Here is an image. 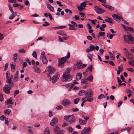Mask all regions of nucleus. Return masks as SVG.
<instances>
[{"mask_svg": "<svg viewBox=\"0 0 134 134\" xmlns=\"http://www.w3.org/2000/svg\"><path fill=\"white\" fill-rule=\"evenodd\" d=\"M70 71L69 70L66 69L64 72L62 80L64 82H67L70 81L72 78L71 76H70Z\"/></svg>", "mask_w": 134, "mask_h": 134, "instance_id": "1", "label": "nucleus"}, {"mask_svg": "<svg viewBox=\"0 0 134 134\" xmlns=\"http://www.w3.org/2000/svg\"><path fill=\"white\" fill-rule=\"evenodd\" d=\"M123 37L124 42L128 44L130 43V41L133 42L134 41V38L130 34H129L127 35H124Z\"/></svg>", "mask_w": 134, "mask_h": 134, "instance_id": "2", "label": "nucleus"}, {"mask_svg": "<svg viewBox=\"0 0 134 134\" xmlns=\"http://www.w3.org/2000/svg\"><path fill=\"white\" fill-rule=\"evenodd\" d=\"M70 55V53L68 52L67 56L62 57L59 60L58 62L59 64L60 65L63 64L69 58Z\"/></svg>", "mask_w": 134, "mask_h": 134, "instance_id": "3", "label": "nucleus"}, {"mask_svg": "<svg viewBox=\"0 0 134 134\" xmlns=\"http://www.w3.org/2000/svg\"><path fill=\"white\" fill-rule=\"evenodd\" d=\"M82 64L81 61L78 60L76 62L74 66V70H76L78 69H81V65Z\"/></svg>", "mask_w": 134, "mask_h": 134, "instance_id": "4", "label": "nucleus"}, {"mask_svg": "<svg viewBox=\"0 0 134 134\" xmlns=\"http://www.w3.org/2000/svg\"><path fill=\"white\" fill-rule=\"evenodd\" d=\"M90 129V127L87 128L86 127H84L83 130L81 132V134H90L91 132Z\"/></svg>", "mask_w": 134, "mask_h": 134, "instance_id": "5", "label": "nucleus"}, {"mask_svg": "<svg viewBox=\"0 0 134 134\" xmlns=\"http://www.w3.org/2000/svg\"><path fill=\"white\" fill-rule=\"evenodd\" d=\"M5 104L8 108L11 107L13 104L12 98L10 97L9 99H8L5 102Z\"/></svg>", "mask_w": 134, "mask_h": 134, "instance_id": "6", "label": "nucleus"}, {"mask_svg": "<svg viewBox=\"0 0 134 134\" xmlns=\"http://www.w3.org/2000/svg\"><path fill=\"white\" fill-rule=\"evenodd\" d=\"M6 76L7 79V82L9 83H11L12 81V79L13 77V76L12 75L10 76V74L8 72H7L6 73Z\"/></svg>", "mask_w": 134, "mask_h": 134, "instance_id": "7", "label": "nucleus"}, {"mask_svg": "<svg viewBox=\"0 0 134 134\" xmlns=\"http://www.w3.org/2000/svg\"><path fill=\"white\" fill-rule=\"evenodd\" d=\"M59 77V75H58V74H57L54 75L53 77L52 83H55L58 80ZM50 80H52L51 78H50Z\"/></svg>", "mask_w": 134, "mask_h": 134, "instance_id": "8", "label": "nucleus"}, {"mask_svg": "<svg viewBox=\"0 0 134 134\" xmlns=\"http://www.w3.org/2000/svg\"><path fill=\"white\" fill-rule=\"evenodd\" d=\"M11 88L10 86H9L7 85H5L3 88V90L4 92L7 94H8L10 93V90Z\"/></svg>", "mask_w": 134, "mask_h": 134, "instance_id": "9", "label": "nucleus"}, {"mask_svg": "<svg viewBox=\"0 0 134 134\" xmlns=\"http://www.w3.org/2000/svg\"><path fill=\"white\" fill-rule=\"evenodd\" d=\"M94 10L97 13L99 14H102L104 12V10L97 6L94 7Z\"/></svg>", "mask_w": 134, "mask_h": 134, "instance_id": "10", "label": "nucleus"}, {"mask_svg": "<svg viewBox=\"0 0 134 134\" xmlns=\"http://www.w3.org/2000/svg\"><path fill=\"white\" fill-rule=\"evenodd\" d=\"M86 97H88V98H90L93 94V92L92 90H91L89 89L88 90L87 92H86Z\"/></svg>", "mask_w": 134, "mask_h": 134, "instance_id": "11", "label": "nucleus"}, {"mask_svg": "<svg viewBox=\"0 0 134 134\" xmlns=\"http://www.w3.org/2000/svg\"><path fill=\"white\" fill-rule=\"evenodd\" d=\"M58 120L57 118H54L51 120L50 122V125L51 126H54L58 122Z\"/></svg>", "mask_w": 134, "mask_h": 134, "instance_id": "12", "label": "nucleus"}, {"mask_svg": "<svg viewBox=\"0 0 134 134\" xmlns=\"http://www.w3.org/2000/svg\"><path fill=\"white\" fill-rule=\"evenodd\" d=\"M82 74L81 73H78L76 76V80L74 81L73 84H78L77 82H76V80H80L81 78Z\"/></svg>", "mask_w": 134, "mask_h": 134, "instance_id": "13", "label": "nucleus"}, {"mask_svg": "<svg viewBox=\"0 0 134 134\" xmlns=\"http://www.w3.org/2000/svg\"><path fill=\"white\" fill-rule=\"evenodd\" d=\"M95 49V47L93 44H91L88 48L86 49V51L87 53L93 51Z\"/></svg>", "mask_w": 134, "mask_h": 134, "instance_id": "14", "label": "nucleus"}, {"mask_svg": "<svg viewBox=\"0 0 134 134\" xmlns=\"http://www.w3.org/2000/svg\"><path fill=\"white\" fill-rule=\"evenodd\" d=\"M70 101L68 99H64L62 103L65 106H68L70 104Z\"/></svg>", "mask_w": 134, "mask_h": 134, "instance_id": "15", "label": "nucleus"}, {"mask_svg": "<svg viewBox=\"0 0 134 134\" xmlns=\"http://www.w3.org/2000/svg\"><path fill=\"white\" fill-rule=\"evenodd\" d=\"M47 68L49 74H52L54 72V69L52 67L48 66Z\"/></svg>", "mask_w": 134, "mask_h": 134, "instance_id": "16", "label": "nucleus"}, {"mask_svg": "<svg viewBox=\"0 0 134 134\" xmlns=\"http://www.w3.org/2000/svg\"><path fill=\"white\" fill-rule=\"evenodd\" d=\"M71 116L70 117L68 121L70 124H71L74 122L75 121V118L74 116H73V115H71Z\"/></svg>", "mask_w": 134, "mask_h": 134, "instance_id": "17", "label": "nucleus"}, {"mask_svg": "<svg viewBox=\"0 0 134 134\" xmlns=\"http://www.w3.org/2000/svg\"><path fill=\"white\" fill-rule=\"evenodd\" d=\"M9 16V19L10 20L13 19L17 15V12H15L12 13Z\"/></svg>", "mask_w": 134, "mask_h": 134, "instance_id": "18", "label": "nucleus"}, {"mask_svg": "<svg viewBox=\"0 0 134 134\" xmlns=\"http://www.w3.org/2000/svg\"><path fill=\"white\" fill-rule=\"evenodd\" d=\"M47 7L51 11L54 12V8L49 4H47Z\"/></svg>", "mask_w": 134, "mask_h": 134, "instance_id": "19", "label": "nucleus"}, {"mask_svg": "<svg viewBox=\"0 0 134 134\" xmlns=\"http://www.w3.org/2000/svg\"><path fill=\"white\" fill-rule=\"evenodd\" d=\"M86 92L84 90H80L78 94L79 96H81L84 95H85L86 96Z\"/></svg>", "mask_w": 134, "mask_h": 134, "instance_id": "20", "label": "nucleus"}, {"mask_svg": "<svg viewBox=\"0 0 134 134\" xmlns=\"http://www.w3.org/2000/svg\"><path fill=\"white\" fill-rule=\"evenodd\" d=\"M53 129L54 132L55 133H56L58 132L60 130L59 128L58 127V126L57 125L54 127Z\"/></svg>", "mask_w": 134, "mask_h": 134, "instance_id": "21", "label": "nucleus"}, {"mask_svg": "<svg viewBox=\"0 0 134 134\" xmlns=\"http://www.w3.org/2000/svg\"><path fill=\"white\" fill-rule=\"evenodd\" d=\"M126 55L127 58L130 59H132V56L131 54L129 52L126 51Z\"/></svg>", "mask_w": 134, "mask_h": 134, "instance_id": "22", "label": "nucleus"}, {"mask_svg": "<svg viewBox=\"0 0 134 134\" xmlns=\"http://www.w3.org/2000/svg\"><path fill=\"white\" fill-rule=\"evenodd\" d=\"M57 33L63 36H66V35L65 33L63 31H58L57 32Z\"/></svg>", "mask_w": 134, "mask_h": 134, "instance_id": "23", "label": "nucleus"}, {"mask_svg": "<svg viewBox=\"0 0 134 134\" xmlns=\"http://www.w3.org/2000/svg\"><path fill=\"white\" fill-rule=\"evenodd\" d=\"M18 72L19 71H17L16 73L14 75L13 79V80L14 81H16L18 80Z\"/></svg>", "mask_w": 134, "mask_h": 134, "instance_id": "24", "label": "nucleus"}, {"mask_svg": "<svg viewBox=\"0 0 134 134\" xmlns=\"http://www.w3.org/2000/svg\"><path fill=\"white\" fill-rule=\"evenodd\" d=\"M79 123L81 125H84L86 124L87 123V121L82 120L80 119H79Z\"/></svg>", "mask_w": 134, "mask_h": 134, "instance_id": "25", "label": "nucleus"}, {"mask_svg": "<svg viewBox=\"0 0 134 134\" xmlns=\"http://www.w3.org/2000/svg\"><path fill=\"white\" fill-rule=\"evenodd\" d=\"M44 134H50V131L48 127H47L44 131Z\"/></svg>", "mask_w": 134, "mask_h": 134, "instance_id": "26", "label": "nucleus"}, {"mask_svg": "<svg viewBox=\"0 0 134 134\" xmlns=\"http://www.w3.org/2000/svg\"><path fill=\"white\" fill-rule=\"evenodd\" d=\"M42 62L44 64H47L48 62V60L46 57L41 58Z\"/></svg>", "mask_w": 134, "mask_h": 134, "instance_id": "27", "label": "nucleus"}, {"mask_svg": "<svg viewBox=\"0 0 134 134\" xmlns=\"http://www.w3.org/2000/svg\"><path fill=\"white\" fill-rule=\"evenodd\" d=\"M86 98H87V100H84L82 102V103H84L86 101H88L89 102H91L93 100V99L92 98H88V97Z\"/></svg>", "mask_w": 134, "mask_h": 134, "instance_id": "28", "label": "nucleus"}, {"mask_svg": "<svg viewBox=\"0 0 134 134\" xmlns=\"http://www.w3.org/2000/svg\"><path fill=\"white\" fill-rule=\"evenodd\" d=\"M11 111L9 109H5L4 110V113L5 114L9 115Z\"/></svg>", "mask_w": 134, "mask_h": 134, "instance_id": "29", "label": "nucleus"}, {"mask_svg": "<svg viewBox=\"0 0 134 134\" xmlns=\"http://www.w3.org/2000/svg\"><path fill=\"white\" fill-rule=\"evenodd\" d=\"M107 18H108V19H105L104 20L105 21L107 22H108L109 23H112L113 22V21H112V19H110L108 17H107Z\"/></svg>", "mask_w": 134, "mask_h": 134, "instance_id": "30", "label": "nucleus"}, {"mask_svg": "<svg viewBox=\"0 0 134 134\" xmlns=\"http://www.w3.org/2000/svg\"><path fill=\"white\" fill-rule=\"evenodd\" d=\"M92 65H91L89 66L88 67V68L86 70H87V71H88V70H89L90 71L89 72H90V73L92 71Z\"/></svg>", "mask_w": 134, "mask_h": 134, "instance_id": "31", "label": "nucleus"}, {"mask_svg": "<svg viewBox=\"0 0 134 134\" xmlns=\"http://www.w3.org/2000/svg\"><path fill=\"white\" fill-rule=\"evenodd\" d=\"M34 69H35V71H35L37 73H39L40 72V69L38 68H35L34 67Z\"/></svg>", "mask_w": 134, "mask_h": 134, "instance_id": "32", "label": "nucleus"}, {"mask_svg": "<svg viewBox=\"0 0 134 134\" xmlns=\"http://www.w3.org/2000/svg\"><path fill=\"white\" fill-rule=\"evenodd\" d=\"M80 100L79 98H77L75 99L74 100L73 102L75 104H77L78 103V102H79Z\"/></svg>", "mask_w": 134, "mask_h": 134, "instance_id": "33", "label": "nucleus"}, {"mask_svg": "<svg viewBox=\"0 0 134 134\" xmlns=\"http://www.w3.org/2000/svg\"><path fill=\"white\" fill-rule=\"evenodd\" d=\"M17 53H16L13 54V59L14 61L15 62L16 61L17 59Z\"/></svg>", "mask_w": 134, "mask_h": 134, "instance_id": "34", "label": "nucleus"}, {"mask_svg": "<svg viewBox=\"0 0 134 134\" xmlns=\"http://www.w3.org/2000/svg\"><path fill=\"white\" fill-rule=\"evenodd\" d=\"M74 86V84H65V86L66 87H68L70 86V89H71L73 87V86Z\"/></svg>", "mask_w": 134, "mask_h": 134, "instance_id": "35", "label": "nucleus"}, {"mask_svg": "<svg viewBox=\"0 0 134 134\" xmlns=\"http://www.w3.org/2000/svg\"><path fill=\"white\" fill-rule=\"evenodd\" d=\"M93 79V77L92 76V75H91L90 76H89L88 77L87 80L90 81L91 82L92 81Z\"/></svg>", "mask_w": 134, "mask_h": 134, "instance_id": "36", "label": "nucleus"}, {"mask_svg": "<svg viewBox=\"0 0 134 134\" xmlns=\"http://www.w3.org/2000/svg\"><path fill=\"white\" fill-rule=\"evenodd\" d=\"M87 79H83L81 80V83L82 84H85L86 83Z\"/></svg>", "mask_w": 134, "mask_h": 134, "instance_id": "37", "label": "nucleus"}, {"mask_svg": "<svg viewBox=\"0 0 134 134\" xmlns=\"http://www.w3.org/2000/svg\"><path fill=\"white\" fill-rule=\"evenodd\" d=\"M110 55V58L111 60H114L115 59L114 57L113 56V54L111 53V52H109Z\"/></svg>", "mask_w": 134, "mask_h": 134, "instance_id": "38", "label": "nucleus"}, {"mask_svg": "<svg viewBox=\"0 0 134 134\" xmlns=\"http://www.w3.org/2000/svg\"><path fill=\"white\" fill-rule=\"evenodd\" d=\"M112 17L115 20H116L118 19V16L115 14H114L112 15Z\"/></svg>", "mask_w": 134, "mask_h": 134, "instance_id": "39", "label": "nucleus"}, {"mask_svg": "<svg viewBox=\"0 0 134 134\" xmlns=\"http://www.w3.org/2000/svg\"><path fill=\"white\" fill-rule=\"evenodd\" d=\"M32 56L33 57L35 58L36 59H37V56L36 53L35 51H34L32 53Z\"/></svg>", "mask_w": 134, "mask_h": 134, "instance_id": "40", "label": "nucleus"}, {"mask_svg": "<svg viewBox=\"0 0 134 134\" xmlns=\"http://www.w3.org/2000/svg\"><path fill=\"white\" fill-rule=\"evenodd\" d=\"M86 2V1H84L83 2L81 3L80 4L81 6L84 7H86V3L85 2Z\"/></svg>", "mask_w": 134, "mask_h": 134, "instance_id": "41", "label": "nucleus"}, {"mask_svg": "<svg viewBox=\"0 0 134 134\" xmlns=\"http://www.w3.org/2000/svg\"><path fill=\"white\" fill-rule=\"evenodd\" d=\"M105 97L104 96V95L103 94H101L98 97V99H101L102 98Z\"/></svg>", "mask_w": 134, "mask_h": 134, "instance_id": "42", "label": "nucleus"}, {"mask_svg": "<svg viewBox=\"0 0 134 134\" xmlns=\"http://www.w3.org/2000/svg\"><path fill=\"white\" fill-rule=\"evenodd\" d=\"M123 84H119L118 85H116V86H112L111 87V88L112 89H115L117 87H120L122 86ZM125 86L126 84H124Z\"/></svg>", "mask_w": 134, "mask_h": 134, "instance_id": "43", "label": "nucleus"}, {"mask_svg": "<svg viewBox=\"0 0 134 134\" xmlns=\"http://www.w3.org/2000/svg\"><path fill=\"white\" fill-rule=\"evenodd\" d=\"M67 130L69 132H72L73 131V128L71 127H69L67 128Z\"/></svg>", "mask_w": 134, "mask_h": 134, "instance_id": "44", "label": "nucleus"}, {"mask_svg": "<svg viewBox=\"0 0 134 134\" xmlns=\"http://www.w3.org/2000/svg\"><path fill=\"white\" fill-rule=\"evenodd\" d=\"M8 8L9 9V10L12 13L14 12L13 10L12 9L11 5L10 4H8Z\"/></svg>", "mask_w": 134, "mask_h": 134, "instance_id": "45", "label": "nucleus"}, {"mask_svg": "<svg viewBox=\"0 0 134 134\" xmlns=\"http://www.w3.org/2000/svg\"><path fill=\"white\" fill-rule=\"evenodd\" d=\"M107 8L108 9H109L111 11H112L114 9V8L113 7L109 5H108Z\"/></svg>", "mask_w": 134, "mask_h": 134, "instance_id": "46", "label": "nucleus"}, {"mask_svg": "<svg viewBox=\"0 0 134 134\" xmlns=\"http://www.w3.org/2000/svg\"><path fill=\"white\" fill-rule=\"evenodd\" d=\"M50 24L48 22L45 21L44 22V24H42V26H46L48 25H49Z\"/></svg>", "mask_w": 134, "mask_h": 134, "instance_id": "47", "label": "nucleus"}, {"mask_svg": "<svg viewBox=\"0 0 134 134\" xmlns=\"http://www.w3.org/2000/svg\"><path fill=\"white\" fill-rule=\"evenodd\" d=\"M93 56V54H90L87 55V57L91 61H92V59Z\"/></svg>", "mask_w": 134, "mask_h": 134, "instance_id": "48", "label": "nucleus"}, {"mask_svg": "<svg viewBox=\"0 0 134 134\" xmlns=\"http://www.w3.org/2000/svg\"><path fill=\"white\" fill-rule=\"evenodd\" d=\"M71 115H69L68 116H65L64 117V119L67 120L68 119H69L70 118V117H71Z\"/></svg>", "mask_w": 134, "mask_h": 134, "instance_id": "49", "label": "nucleus"}, {"mask_svg": "<svg viewBox=\"0 0 134 134\" xmlns=\"http://www.w3.org/2000/svg\"><path fill=\"white\" fill-rule=\"evenodd\" d=\"M19 91L18 90H16L15 91L14 93V97H15V96L18 94L19 93Z\"/></svg>", "mask_w": 134, "mask_h": 134, "instance_id": "50", "label": "nucleus"}, {"mask_svg": "<svg viewBox=\"0 0 134 134\" xmlns=\"http://www.w3.org/2000/svg\"><path fill=\"white\" fill-rule=\"evenodd\" d=\"M81 7L80 6L77 7V9L79 11H81L84 9L82 7Z\"/></svg>", "mask_w": 134, "mask_h": 134, "instance_id": "51", "label": "nucleus"}, {"mask_svg": "<svg viewBox=\"0 0 134 134\" xmlns=\"http://www.w3.org/2000/svg\"><path fill=\"white\" fill-rule=\"evenodd\" d=\"M28 132L29 134H33V130L31 129H28Z\"/></svg>", "mask_w": 134, "mask_h": 134, "instance_id": "52", "label": "nucleus"}, {"mask_svg": "<svg viewBox=\"0 0 134 134\" xmlns=\"http://www.w3.org/2000/svg\"><path fill=\"white\" fill-rule=\"evenodd\" d=\"M19 53H25V50L22 48L20 49L19 50Z\"/></svg>", "mask_w": 134, "mask_h": 134, "instance_id": "53", "label": "nucleus"}, {"mask_svg": "<svg viewBox=\"0 0 134 134\" xmlns=\"http://www.w3.org/2000/svg\"><path fill=\"white\" fill-rule=\"evenodd\" d=\"M5 124L7 125H9V122L8 121V119L7 118H5Z\"/></svg>", "mask_w": 134, "mask_h": 134, "instance_id": "54", "label": "nucleus"}, {"mask_svg": "<svg viewBox=\"0 0 134 134\" xmlns=\"http://www.w3.org/2000/svg\"><path fill=\"white\" fill-rule=\"evenodd\" d=\"M56 134H64V131L63 130H60V131L58 132L57 133H56Z\"/></svg>", "mask_w": 134, "mask_h": 134, "instance_id": "55", "label": "nucleus"}, {"mask_svg": "<svg viewBox=\"0 0 134 134\" xmlns=\"http://www.w3.org/2000/svg\"><path fill=\"white\" fill-rule=\"evenodd\" d=\"M90 73V72H89L88 71H87V70H86L82 74L83 75H86Z\"/></svg>", "mask_w": 134, "mask_h": 134, "instance_id": "56", "label": "nucleus"}, {"mask_svg": "<svg viewBox=\"0 0 134 134\" xmlns=\"http://www.w3.org/2000/svg\"><path fill=\"white\" fill-rule=\"evenodd\" d=\"M119 70L120 71H122L123 70V67L122 65H121L120 66H119L118 67Z\"/></svg>", "mask_w": 134, "mask_h": 134, "instance_id": "57", "label": "nucleus"}, {"mask_svg": "<svg viewBox=\"0 0 134 134\" xmlns=\"http://www.w3.org/2000/svg\"><path fill=\"white\" fill-rule=\"evenodd\" d=\"M8 2L10 3H16V0H8Z\"/></svg>", "mask_w": 134, "mask_h": 134, "instance_id": "58", "label": "nucleus"}, {"mask_svg": "<svg viewBox=\"0 0 134 134\" xmlns=\"http://www.w3.org/2000/svg\"><path fill=\"white\" fill-rule=\"evenodd\" d=\"M63 107L62 105H59L56 108V109H61L63 108Z\"/></svg>", "mask_w": 134, "mask_h": 134, "instance_id": "59", "label": "nucleus"}, {"mask_svg": "<svg viewBox=\"0 0 134 134\" xmlns=\"http://www.w3.org/2000/svg\"><path fill=\"white\" fill-rule=\"evenodd\" d=\"M6 118L5 117L4 115H2L0 117V119L1 121L3 120L4 119H5Z\"/></svg>", "mask_w": 134, "mask_h": 134, "instance_id": "60", "label": "nucleus"}, {"mask_svg": "<svg viewBox=\"0 0 134 134\" xmlns=\"http://www.w3.org/2000/svg\"><path fill=\"white\" fill-rule=\"evenodd\" d=\"M3 100V98L2 94H0V101H2Z\"/></svg>", "mask_w": 134, "mask_h": 134, "instance_id": "61", "label": "nucleus"}, {"mask_svg": "<svg viewBox=\"0 0 134 134\" xmlns=\"http://www.w3.org/2000/svg\"><path fill=\"white\" fill-rule=\"evenodd\" d=\"M4 35L3 34L0 33V40L3 39L4 37Z\"/></svg>", "mask_w": 134, "mask_h": 134, "instance_id": "62", "label": "nucleus"}, {"mask_svg": "<svg viewBox=\"0 0 134 134\" xmlns=\"http://www.w3.org/2000/svg\"><path fill=\"white\" fill-rule=\"evenodd\" d=\"M99 34L100 36H103L104 35L105 32H99Z\"/></svg>", "mask_w": 134, "mask_h": 134, "instance_id": "63", "label": "nucleus"}, {"mask_svg": "<svg viewBox=\"0 0 134 134\" xmlns=\"http://www.w3.org/2000/svg\"><path fill=\"white\" fill-rule=\"evenodd\" d=\"M129 63L130 65L134 66V60H133L132 61L130 62Z\"/></svg>", "mask_w": 134, "mask_h": 134, "instance_id": "64", "label": "nucleus"}]
</instances>
